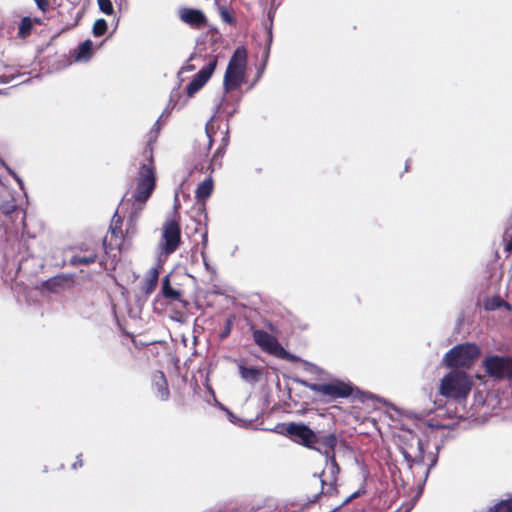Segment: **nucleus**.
Returning a JSON list of instances; mask_svg holds the SVG:
<instances>
[{"label": "nucleus", "mask_w": 512, "mask_h": 512, "mask_svg": "<svg viewBox=\"0 0 512 512\" xmlns=\"http://www.w3.org/2000/svg\"><path fill=\"white\" fill-rule=\"evenodd\" d=\"M491 512H512V498L501 500L490 508Z\"/></svg>", "instance_id": "29"}, {"label": "nucleus", "mask_w": 512, "mask_h": 512, "mask_svg": "<svg viewBox=\"0 0 512 512\" xmlns=\"http://www.w3.org/2000/svg\"><path fill=\"white\" fill-rule=\"evenodd\" d=\"M152 390L155 397L161 401H167L170 398L168 382L162 371H156L153 373Z\"/></svg>", "instance_id": "14"}, {"label": "nucleus", "mask_w": 512, "mask_h": 512, "mask_svg": "<svg viewBox=\"0 0 512 512\" xmlns=\"http://www.w3.org/2000/svg\"><path fill=\"white\" fill-rule=\"evenodd\" d=\"M425 445V442L411 430H405L399 435L398 449L420 490L423 489L430 471L438 461L436 453L426 454Z\"/></svg>", "instance_id": "1"}, {"label": "nucleus", "mask_w": 512, "mask_h": 512, "mask_svg": "<svg viewBox=\"0 0 512 512\" xmlns=\"http://www.w3.org/2000/svg\"><path fill=\"white\" fill-rule=\"evenodd\" d=\"M121 225L122 218L118 215V211H116L112 217V221L110 224V231L112 235L118 236L119 234H122Z\"/></svg>", "instance_id": "30"}, {"label": "nucleus", "mask_w": 512, "mask_h": 512, "mask_svg": "<svg viewBox=\"0 0 512 512\" xmlns=\"http://www.w3.org/2000/svg\"><path fill=\"white\" fill-rule=\"evenodd\" d=\"M201 256H202L205 267L208 269V262H207L206 255H205L204 251L201 252Z\"/></svg>", "instance_id": "50"}, {"label": "nucleus", "mask_w": 512, "mask_h": 512, "mask_svg": "<svg viewBox=\"0 0 512 512\" xmlns=\"http://www.w3.org/2000/svg\"><path fill=\"white\" fill-rule=\"evenodd\" d=\"M481 355V348L472 342L453 346L443 357V364L452 370L469 369Z\"/></svg>", "instance_id": "4"}, {"label": "nucleus", "mask_w": 512, "mask_h": 512, "mask_svg": "<svg viewBox=\"0 0 512 512\" xmlns=\"http://www.w3.org/2000/svg\"><path fill=\"white\" fill-rule=\"evenodd\" d=\"M143 208L133 206L131 207V211L129 213V216L127 218L126 222V234L127 235H134L136 233V225L138 218L142 212Z\"/></svg>", "instance_id": "21"}, {"label": "nucleus", "mask_w": 512, "mask_h": 512, "mask_svg": "<svg viewBox=\"0 0 512 512\" xmlns=\"http://www.w3.org/2000/svg\"><path fill=\"white\" fill-rule=\"evenodd\" d=\"M217 66V57L210 60L204 67H202L187 85L186 91L189 97L197 93L212 77Z\"/></svg>", "instance_id": "10"}, {"label": "nucleus", "mask_w": 512, "mask_h": 512, "mask_svg": "<svg viewBox=\"0 0 512 512\" xmlns=\"http://www.w3.org/2000/svg\"><path fill=\"white\" fill-rule=\"evenodd\" d=\"M152 142L153 138L150 137L143 150L145 161L139 167L136 177V188L132 195V205L143 209L156 186Z\"/></svg>", "instance_id": "3"}, {"label": "nucleus", "mask_w": 512, "mask_h": 512, "mask_svg": "<svg viewBox=\"0 0 512 512\" xmlns=\"http://www.w3.org/2000/svg\"><path fill=\"white\" fill-rule=\"evenodd\" d=\"M13 177L16 179L17 183L22 187L23 182H22L21 178H19L16 174H13Z\"/></svg>", "instance_id": "52"}, {"label": "nucleus", "mask_w": 512, "mask_h": 512, "mask_svg": "<svg viewBox=\"0 0 512 512\" xmlns=\"http://www.w3.org/2000/svg\"><path fill=\"white\" fill-rule=\"evenodd\" d=\"M161 293L167 299L173 301H182V292L171 286L169 275H166L162 280Z\"/></svg>", "instance_id": "19"}, {"label": "nucleus", "mask_w": 512, "mask_h": 512, "mask_svg": "<svg viewBox=\"0 0 512 512\" xmlns=\"http://www.w3.org/2000/svg\"><path fill=\"white\" fill-rule=\"evenodd\" d=\"M505 237H510L509 241L506 244V251L512 252V235H509V229L507 228L505 231Z\"/></svg>", "instance_id": "42"}, {"label": "nucleus", "mask_w": 512, "mask_h": 512, "mask_svg": "<svg viewBox=\"0 0 512 512\" xmlns=\"http://www.w3.org/2000/svg\"><path fill=\"white\" fill-rule=\"evenodd\" d=\"M213 120L214 116H212L205 125V135L202 136L201 139L195 140L194 151L200 158H206L212 148L214 132L211 123Z\"/></svg>", "instance_id": "13"}, {"label": "nucleus", "mask_w": 512, "mask_h": 512, "mask_svg": "<svg viewBox=\"0 0 512 512\" xmlns=\"http://www.w3.org/2000/svg\"><path fill=\"white\" fill-rule=\"evenodd\" d=\"M160 249L166 256L174 253L181 243V229L178 221L169 219L163 224Z\"/></svg>", "instance_id": "9"}, {"label": "nucleus", "mask_w": 512, "mask_h": 512, "mask_svg": "<svg viewBox=\"0 0 512 512\" xmlns=\"http://www.w3.org/2000/svg\"><path fill=\"white\" fill-rule=\"evenodd\" d=\"M302 363L305 365V370L309 373L318 374L321 371V369L317 365H315L311 362L303 360Z\"/></svg>", "instance_id": "35"}, {"label": "nucleus", "mask_w": 512, "mask_h": 512, "mask_svg": "<svg viewBox=\"0 0 512 512\" xmlns=\"http://www.w3.org/2000/svg\"><path fill=\"white\" fill-rule=\"evenodd\" d=\"M229 131L228 129L225 131V134L224 136L222 137V140H221V146H224V147H227L228 144H229Z\"/></svg>", "instance_id": "45"}, {"label": "nucleus", "mask_w": 512, "mask_h": 512, "mask_svg": "<svg viewBox=\"0 0 512 512\" xmlns=\"http://www.w3.org/2000/svg\"><path fill=\"white\" fill-rule=\"evenodd\" d=\"M99 9L106 15H111L114 12L111 0H97Z\"/></svg>", "instance_id": "31"}, {"label": "nucleus", "mask_w": 512, "mask_h": 512, "mask_svg": "<svg viewBox=\"0 0 512 512\" xmlns=\"http://www.w3.org/2000/svg\"><path fill=\"white\" fill-rule=\"evenodd\" d=\"M271 4H272V6H274V5H275V0H272V3H271Z\"/></svg>", "instance_id": "54"}, {"label": "nucleus", "mask_w": 512, "mask_h": 512, "mask_svg": "<svg viewBox=\"0 0 512 512\" xmlns=\"http://www.w3.org/2000/svg\"><path fill=\"white\" fill-rule=\"evenodd\" d=\"M221 408L227 411L228 418H229L230 422L235 423L237 420V417L231 411L227 410L223 406H221Z\"/></svg>", "instance_id": "47"}, {"label": "nucleus", "mask_w": 512, "mask_h": 512, "mask_svg": "<svg viewBox=\"0 0 512 512\" xmlns=\"http://www.w3.org/2000/svg\"><path fill=\"white\" fill-rule=\"evenodd\" d=\"M97 254L95 252H90L88 255L81 256V255H74L72 256L70 262L73 266H79V265H89L96 261Z\"/></svg>", "instance_id": "25"}, {"label": "nucleus", "mask_w": 512, "mask_h": 512, "mask_svg": "<svg viewBox=\"0 0 512 512\" xmlns=\"http://www.w3.org/2000/svg\"><path fill=\"white\" fill-rule=\"evenodd\" d=\"M207 244H208V236H207V233H204L202 235V245H203V247H206Z\"/></svg>", "instance_id": "48"}, {"label": "nucleus", "mask_w": 512, "mask_h": 512, "mask_svg": "<svg viewBox=\"0 0 512 512\" xmlns=\"http://www.w3.org/2000/svg\"><path fill=\"white\" fill-rule=\"evenodd\" d=\"M83 466V461L81 459V454L77 455L76 461L72 464V469H77Z\"/></svg>", "instance_id": "43"}, {"label": "nucleus", "mask_w": 512, "mask_h": 512, "mask_svg": "<svg viewBox=\"0 0 512 512\" xmlns=\"http://www.w3.org/2000/svg\"><path fill=\"white\" fill-rule=\"evenodd\" d=\"M280 432H284L294 442L299 443L307 448L322 452L320 447H316L317 433L314 432L309 426L303 423H289L278 426Z\"/></svg>", "instance_id": "7"}, {"label": "nucleus", "mask_w": 512, "mask_h": 512, "mask_svg": "<svg viewBox=\"0 0 512 512\" xmlns=\"http://www.w3.org/2000/svg\"><path fill=\"white\" fill-rule=\"evenodd\" d=\"M159 279V270L157 267H152L147 272V275L142 284V291L146 295H150L156 288Z\"/></svg>", "instance_id": "17"}, {"label": "nucleus", "mask_w": 512, "mask_h": 512, "mask_svg": "<svg viewBox=\"0 0 512 512\" xmlns=\"http://www.w3.org/2000/svg\"><path fill=\"white\" fill-rule=\"evenodd\" d=\"M93 43L90 39H87L79 44L76 53V61H87L90 59L92 54Z\"/></svg>", "instance_id": "22"}, {"label": "nucleus", "mask_w": 512, "mask_h": 512, "mask_svg": "<svg viewBox=\"0 0 512 512\" xmlns=\"http://www.w3.org/2000/svg\"><path fill=\"white\" fill-rule=\"evenodd\" d=\"M337 443L338 439L334 433H317L316 447H320L322 449V452H320L321 454L325 456L335 455Z\"/></svg>", "instance_id": "16"}, {"label": "nucleus", "mask_w": 512, "mask_h": 512, "mask_svg": "<svg viewBox=\"0 0 512 512\" xmlns=\"http://www.w3.org/2000/svg\"><path fill=\"white\" fill-rule=\"evenodd\" d=\"M271 43H272V32L270 31V32H269V38H268L267 48H266L265 53H264V55H263V58H264V62H263V63H265V64H266L267 59H268V57H269V53H270V45H271Z\"/></svg>", "instance_id": "38"}, {"label": "nucleus", "mask_w": 512, "mask_h": 512, "mask_svg": "<svg viewBox=\"0 0 512 512\" xmlns=\"http://www.w3.org/2000/svg\"><path fill=\"white\" fill-rule=\"evenodd\" d=\"M201 256H202L205 267L208 269V262H207L206 255H205L204 251L201 252Z\"/></svg>", "instance_id": "51"}, {"label": "nucleus", "mask_w": 512, "mask_h": 512, "mask_svg": "<svg viewBox=\"0 0 512 512\" xmlns=\"http://www.w3.org/2000/svg\"><path fill=\"white\" fill-rule=\"evenodd\" d=\"M225 151H226V147L224 146H219L215 152L213 153V157H212V161L218 159V158H221L223 157V155L225 154Z\"/></svg>", "instance_id": "37"}, {"label": "nucleus", "mask_w": 512, "mask_h": 512, "mask_svg": "<svg viewBox=\"0 0 512 512\" xmlns=\"http://www.w3.org/2000/svg\"><path fill=\"white\" fill-rule=\"evenodd\" d=\"M178 17L193 29H201L207 24L206 15L197 8L181 7L178 10Z\"/></svg>", "instance_id": "12"}, {"label": "nucleus", "mask_w": 512, "mask_h": 512, "mask_svg": "<svg viewBox=\"0 0 512 512\" xmlns=\"http://www.w3.org/2000/svg\"><path fill=\"white\" fill-rule=\"evenodd\" d=\"M325 472H326V471H325V470H323V471L321 472V474H316V473H315V474H314V477H319V478H321V477H322V475H323V474H325Z\"/></svg>", "instance_id": "53"}, {"label": "nucleus", "mask_w": 512, "mask_h": 512, "mask_svg": "<svg viewBox=\"0 0 512 512\" xmlns=\"http://www.w3.org/2000/svg\"><path fill=\"white\" fill-rule=\"evenodd\" d=\"M275 357L282 359V360L292 362V363L303 361L299 356L287 351L282 345L279 347L278 351L276 352Z\"/></svg>", "instance_id": "27"}, {"label": "nucleus", "mask_w": 512, "mask_h": 512, "mask_svg": "<svg viewBox=\"0 0 512 512\" xmlns=\"http://www.w3.org/2000/svg\"><path fill=\"white\" fill-rule=\"evenodd\" d=\"M213 188V179L209 176L197 186L195 191L196 198L201 201L206 200L212 194Z\"/></svg>", "instance_id": "20"}, {"label": "nucleus", "mask_w": 512, "mask_h": 512, "mask_svg": "<svg viewBox=\"0 0 512 512\" xmlns=\"http://www.w3.org/2000/svg\"><path fill=\"white\" fill-rule=\"evenodd\" d=\"M366 490H365V487L362 486L361 488H359L357 491H355V494L357 495V497L365 494Z\"/></svg>", "instance_id": "49"}, {"label": "nucleus", "mask_w": 512, "mask_h": 512, "mask_svg": "<svg viewBox=\"0 0 512 512\" xmlns=\"http://www.w3.org/2000/svg\"><path fill=\"white\" fill-rule=\"evenodd\" d=\"M328 481H329V483H327L326 480L321 478L322 490H321V492H319L313 496V499L310 500V503H316L319 500L321 495H333L336 492V482L337 481H331V480H328Z\"/></svg>", "instance_id": "24"}, {"label": "nucleus", "mask_w": 512, "mask_h": 512, "mask_svg": "<svg viewBox=\"0 0 512 512\" xmlns=\"http://www.w3.org/2000/svg\"><path fill=\"white\" fill-rule=\"evenodd\" d=\"M17 206L15 204H6L3 207V213L10 214L16 210Z\"/></svg>", "instance_id": "40"}, {"label": "nucleus", "mask_w": 512, "mask_h": 512, "mask_svg": "<svg viewBox=\"0 0 512 512\" xmlns=\"http://www.w3.org/2000/svg\"><path fill=\"white\" fill-rule=\"evenodd\" d=\"M247 54L244 48H237L226 68L223 80L225 93H229L241 87L246 75Z\"/></svg>", "instance_id": "6"}, {"label": "nucleus", "mask_w": 512, "mask_h": 512, "mask_svg": "<svg viewBox=\"0 0 512 512\" xmlns=\"http://www.w3.org/2000/svg\"><path fill=\"white\" fill-rule=\"evenodd\" d=\"M250 329L253 340L257 346H259L264 352L275 356L281 346L279 341L265 330L257 329L254 326H251Z\"/></svg>", "instance_id": "11"}, {"label": "nucleus", "mask_w": 512, "mask_h": 512, "mask_svg": "<svg viewBox=\"0 0 512 512\" xmlns=\"http://www.w3.org/2000/svg\"><path fill=\"white\" fill-rule=\"evenodd\" d=\"M36 3L38 9H40L42 12H46L49 8V2L48 0H34Z\"/></svg>", "instance_id": "36"}, {"label": "nucleus", "mask_w": 512, "mask_h": 512, "mask_svg": "<svg viewBox=\"0 0 512 512\" xmlns=\"http://www.w3.org/2000/svg\"><path fill=\"white\" fill-rule=\"evenodd\" d=\"M199 165H200V164L195 165V168H196V169H200L201 171H210V172H213V168H212V166H211V165H207V166L201 165L200 167H199Z\"/></svg>", "instance_id": "46"}, {"label": "nucleus", "mask_w": 512, "mask_h": 512, "mask_svg": "<svg viewBox=\"0 0 512 512\" xmlns=\"http://www.w3.org/2000/svg\"><path fill=\"white\" fill-rule=\"evenodd\" d=\"M486 374L496 380L512 379V357L508 355H489L483 360Z\"/></svg>", "instance_id": "8"}, {"label": "nucleus", "mask_w": 512, "mask_h": 512, "mask_svg": "<svg viewBox=\"0 0 512 512\" xmlns=\"http://www.w3.org/2000/svg\"><path fill=\"white\" fill-rule=\"evenodd\" d=\"M232 324H233L232 319L228 318L225 322V326H224L223 330L220 333L221 339H225L226 337L229 336V334L231 333V330H232Z\"/></svg>", "instance_id": "34"}, {"label": "nucleus", "mask_w": 512, "mask_h": 512, "mask_svg": "<svg viewBox=\"0 0 512 512\" xmlns=\"http://www.w3.org/2000/svg\"><path fill=\"white\" fill-rule=\"evenodd\" d=\"M178 96H179V92L177 90L172 91V93L170 95L168 107L171 106L172 108H174L176 106V102L174 101V99H175V97H178Z\"/></svg>", "instance_id": "39"}, {"label": "nucleus", "mask_w": 512, "mask_h": 512, "mask_svg": "<svg viewBox=\"0 0 512 512\" xmlns=\"http://www.w3.org/2000/svg\"><path fill=\"white\" fill-rule=\"evenodd\" d=\"M326 458V471L328 472V480L337 481V476L340 472V467L336 461L335 455L325 456Z\"/></svg>", "instance_id": "23"}, {"label": "nucleus", "mask_w": 512, "mask_h": 512, "mask_svg": "<svg viewBox=\"0 0 512 512\" xmlns=\"http://www.w3.org/2000/svg\"><path fill=\"white\" fill-rule=\"evenodd\" d=\"M355 498H357V495H356V494H355V492H354V493H352L349 497H347L339 507L334 508V509L332 510V512H335V511H336V510H338L340 507H342V506H344V505L348 504L350 501H352V500H353V499H355Z\"/></svg>", "instance_id": "41"}, {"label": "nucleus", "mask_w": 512, "mask_h": 512, "mask_svg": "<svg viewBox=\"0 0 512 512\" xmlns=\"http://www.w3.org/2000/svg\"><path fill=\"white\" fill-rule=\"evenodd\" d=\"M220 16H221V19L227 23V24H234L235 23V18L230 14V12L224 8V7H221L220 8Z\"/></svg>", "instance_id": "33"}, {"label": "nucleus", "mask_w": 512, "mask_h": 512, "mask_svg": "<svg viewBox=\"0 0 512 512\" xmlns=\"http://www.w3.org/2000/svg\"><path fill=\"white\" fill-rule=\"evenodd\" d=\"M264 69H265V63H263L262 66L258 69L256 78L251 86H253L262 77Z\"/></svg>", "instance_id": "44"}, {"label": "nucleus", "mask_w": 512, "mask_h": 512, "mask_svg": "<svg viewBox=\"0 0 512 512\" xmlns=\"http://www.w3.org/2000/svg\"><path fill=\"white\" fill-rule=\"evenodd\" d=\"M108 29L107 21L103 18L97 19L93 25L92 33L95 37L103 36Z\"/></svg>", "instance_id": "28"}, {"label": "nucleus", "mask_w": 512, "mask_h": 512, "mask_svg": "<svg viewBox=\"0 0 512 512\" xmlns=\"http://www.w3.org/2000/svg\"><path fill=\"white\" fill-rule=\"evenodd\" d=\"M68 283L65 275H56L42 282V287L49 292H58Z\"/></svg>", "instance_id": "18"}, {"label": "nucleus", "mask_w": 512, "mask_h": 512, "mask_svg": "<svg viewBox=\"0 0 512 512\" xmlns=\"http://www.w3.org/2000/svg\"><path fill=\"white\" fill-rule=\"evenodd\" d=\"M196 54L195 53H192L189 57V59L187 60V62L181 67L180 71L178 72V76H180L182 73H185V72H192L196 69V67L192 64H190L189 62L194 60L196 58Z\"/></svg>", "instance_id": "32"}, {"label": "nucleus", "mask_w": 512, "mask_h": 512, "mask_svg": "<svg viewBox=\"0 0 512 512\" xmlns=\"http://www.w3.org/2000/svg\"><path fill=\"white\" fill-rule=\"evenodd\" d=\"M294 382L310 389L313 392L320 393L323 397H326V399H321V401L325 403L333 402L339 398L354 396L363 403L371 399L392 407V404L386 399L370 392H363L359 388L355 387L350 381L335 379L328 383L319 384L311 383L300 378H294Z\"/></svg>", "instance_id": "2"}, {"label": "nucleus", "mask_w": 512, "mask_h": 512, "mask_svg": "<svg viewBox=\"0 0 512 512\" xmlns=\"http://www.w3.org/2000/svg\"><path fill=\"white\" fill-rule=\"evenodd\" d=\"M238 372L243 381L250 385L260 382L265 368L261 366H246L243 363L238 364Z\"/></svg>", "instance_id": "15"}, {"label": "nucleus", "mask_w": 512, "mask_h": 512, "mask_svg": "<svg viewBox=\"0 0 512 512\" xmlns=\"http://www.w3.org/2000/svg\"><path fill=\"white\" fill-rule=\"evenodd\" d=\"M32 28H33V22L31 20V18L28 16L23 17L19 24V27H18L19 38L24 39L27 36H29L32 31Z\"/></svg>", "instance_id": "26"}, {"label": "nucleus", "mask_w": 512, "mask_h": 512, "mask_svg": "<svg viewBox=\"0 0 512 512\" xmlns=\"http://www.w3.org/2000/svg\"><path fill=\"white\" fill-rule=\"evenodd\" d=\"M472 384V379L467 373L452 370L441 379L439 392L446 398L464 399L470 393Z\"/></svg>", "instance_id": "5"}]
</instances>
